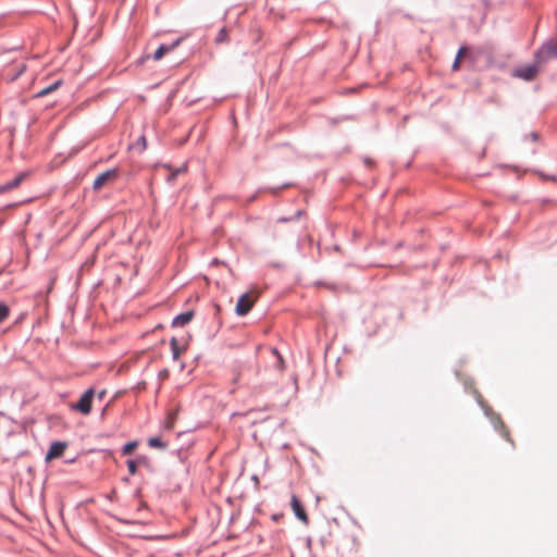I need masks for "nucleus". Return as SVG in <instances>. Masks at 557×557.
I'll use <instances>...</instances> for the list:
<instances>
[{
	"label": "nucleus",
	"mask_w": 557,
	"mask_h": 557,
	"mask_svg": "<svg viewBox=\"0 0 557 557\" xmlns=\"http://www.w3.org/2000/svg\"><path fill=\"white\" fill-rule=\"evenodd\" d=\"M557 58V42L547 41L534 53V61L542 67L546 62Z\"/></svg>",
	"instance_id": "f257e3e1"
},
{
	"label": "nucleus",
	"mask_w": 557,
	"mask_h": 557,
	"mask_svg": "<svg viewBox=\"0 0 557 557\" xmlns=\"http://www.w3.org/2000/svg\"><path fill=\"white\" fill-rule=\"evenodd\" d=\"M258 298L259 293L256 289H251L243 294L237 300L235 312L240 317L246 315L251 310Z\"/></svg>",
	"instance_id": "f03ea898"
},
{
	"label": "nucleus",
	"mask_w": 557,
	"mask_h": 557,
	"mask_svg": "<svg viewBox=\"0 0 557 557\" xmlns=\"http://www.w3.org/2000/svg\"><path fill=\"white\" fill-rule=\"evenodd\" d=\"M258 374V370L248 364L239 366L234 371L233 383L238 385L249 386L252 376Z\"/></svg>",
	"instance_id": "7ed1b4c3"
},
{
	"label": "nucleus",
	"mask_w": 557,
	"mask_h": 557,
	"mask_svg": "<svg viewBox=\"0 0 557 557\" xmlns=\"http://www.w3.org/2000/svg\"><path fill=\"white\" fill-rule=\"evenodd\" d=\"M541 71V66L533 60L532 64L521 65L513 70L512 76L525 82L534 81Z\"/></svg>",
	"instance_id": "20e7f679"
},
{
	"label": "nucleus",
	"mask_w": 557,
	"mask_h": 557,
	"mask_svg": "<svg viewBox=\"0 0 557 557\" xmlns=\"http://www.w3.org/2000/svg\"><path fill=\"white\" fill-rule=\"evenodd\" d=\"M95 392L92 388L87 389L79 400L75 404H72L70 407L74 411H78L85 416L89 414L92 407V399H94Z\"/></svg>",
	"instance_id": "39448f33"
},
{
	"label": "nucleus",
	"mask_w": 557,
	"mask_h": 557,
	"mask_svg": "<svg viewBox=\"0 0 557 557\" xmlns=\"http://www.w3.org/2000/svg\"><path fill=\"white\" fill-rule=\"evenodd\" d=\"M117 177H119V170L117 169L108 170V171L99 174L95 178L92 188L95 190H100L107 184L114 182Z\"/></svg>",
	"instance_id": "423d86ee"
},
{
	"label": "nucleus",
	"mask_w": 557,
	"mask_h": 557,
	"mask_svg": "<svg viewBox=\"0 0 557 557\" xmlns=\"http://www.w3.org/2000/svg\"><path fill=\"white\" fill-rule=\"evenodd\" d=\"M290 506H292V509L295 513V516L304 523V524H308L309 523V518H308V515L300 502V499L296 496V495H292V498H290Z\"/></svg>",
	"instance_id": "0eeeda50"
},
{
	"label": "nucleus",
	"mask_w": 557,
	"mask_h": 557,
	"mask_svg": "<svg viewBox=\"0 0 557 557\" xmlns=\"http://www.w3.org/2000/svg\"><path fill=\"white\" fill-rule=\"evenodd\" d=\"M67 448V443L65 442H54L50 445V448L46 455V461L49 462L55 458H60L63 456L65 449Z\"/></svg>",
	"instance_id": "6e6552de"
},
{
	"label": "nucleus",
	"mask_w": 557,
	"mask_h": 557,
	"mask_svg": "<svg viewBox=\"0 0 557 557\" xmlns=\"http://www.w3.org/2000/svg\"><path fill=\"white\" fill-rule=\"evenodd\" d=\"M181 44V39L175 40L171 45H161L153 54V60L159 61L164 54L173 51Z\"/></svg>",
	"instance_id": "1a4fd4ad"
},
{
	"label": "nucleus",
	"mask_w": 557,
	"mask_h": 557,
	"mask_svg": "<svg viewBox=\"0 0 557 557\" xmlns=\"http://www.w3.org/2000/svg\"><path fill=\"white\" fill-rule=\"evenodd\" d=\"M26 176H27L26 173H20L12 181L1 185L0 186V194L1 193H5V191H10V190L16 188L25 180Z\"/></svg>",
	"instance_id": "9d476101"
},
{
	"label": "nucleus",
	"mask_w": 557,
	"mask_h": 557,
	"mask_svg": "<svg viewBox=\"0 0 557 557\" xmlns=\"http://www.w3.org/2000/svg\"><path fill=\"white\" fill-rule=\"evenodd\" d=\"M494 426L500 432L503 437L509 442L511 445H513V441L510 436L509 430L506 428L505 423L502 421L499 416H496L493 420Z\"/></svg>",
	"instance_id": "9b49d317"
},
{
	"label": "nucleus",
	"mask_w": 557,
	"mask_h": 557,
	"mask_svg": "<svg viewBox=\"0 0 557 557\" xmlns=\"http://www.w3.org/2000/svg\"><path fill=\"white\" fill-rule=\"evenodd\" d=\"M193 315H194L193 311H187V312L181 313L174 318L172 325L173 326H184L191 321Z\"/></svg>",
	"instance_id": "f8f14e48"
},
{
	"label": "nucleus",
	"mask_w": 557,
	"mask_h": 557,
	"mask_svg": "<svg viewBox=\"0 0 557 557\" xmlns=\"http://www.w3.org/2000/svg\"><path fill=\"white\" fill-rule=\"evenodd\" d=\"M176 419H177V413L175 411L170 412L166 416V419L164 422V429L169 430V431L173 430Z\"/></svg>",
	"instance_id": "ddd939ff"
},
{
	"label": "nucleus",
	"mask_w": 557,
	"mask_h": 557,
	"mask_svg": "<svg viewBox=\"0 0 557 557\" xmlns=\"http://www.w3.org/2000/svg\"><path fill=\"white\" fill-rule=\"evenodd\" d=\"M61 85V81H57L55 83L49 85L48 87H45L44 89H41L40 91H38L37 94V97H44V96H47L48 94L54 91L55 89H58V87Z\"/></svg>",
	"instance_id": "4468645a"
},
{
	"label": "nucleus",
	"mask_w": 557,
	"mask_h": 557,
	"mask_svg": "<svg viewBox=\"0 0 557 557\" xmlns=\"http://www.w3.org/2000/svg\"><path fill=\"white\" fill-rule=\"evenodd\" d=\"M467 47H461L456 55V59H455V62L453 64V70L454 71H457L459 70L460 67V61L461 59L465 57V54L467 53Z\"/></svg>",
	"instance_id": "2eb2a0df"
},
{
	"label": "nucleus",
	"mask_w": 557,
	"mask_h": 557,
	"mask_svg": "<svg viewBox=\"0 0 557 557\" xmlns=\"http://www.w3.org/2000/svg\"><path fill=\"white\" fill-rule=\"evenodd\" d=\"M170 345H171V349H172V354H173V359L177 360L181 355L177 339L175 337H173L170 342Z\"/></svg>",
	"instance_id": "dca6fc26"
},
{
	"label": "nucleus",
	"mask_w": 557,
	"mask_h": 557,
	"mask_svg": "<svg viewBox=\"0 0 557 557\" xmlns=\"http://www.w3.org/2000/svg\"><path fill=\"white\" fill-rule=\"evenodd\" d=\"M272 352H273V355H275V356H276V363H275V367H276L280 371H283V370H284V368H285L283 357L278 354V351H277V349H276V348H273V349H272Z\"/></svg>",
	"instance_id": "f3484780"
},
{
	"label": "nucleus",
	"mask_w": 557,
	"mask_h": 557,
	"mask_svg": "<svg viewBox=\"0 0 557 557\" xmlns=\"http://www.w3.org/2000/svg\"><path fill=\"white\" fill-rule=\"evenodd\" d=\"M227 40V30L226 28H221L220 32L218 33L214 41L215 44L220 45V44H223Z\"/></svg>",
	"instance_id": "a211bd4d"
},
{
	"label": "nucleus",
	"mask_w": 557,
	"mask_h": 557,
	"mask_svg": "<svg viewBox=\"0 0 557 557\" xmlns=\"http://www.w3.org/2000/svg\"><path fill=\"white\" fill-rule=\"evenodd\" d=\"M148 444L150 447H153V448H165V444L159 438V437H151L149 441H148Z\"/></svg>",
	"instance_id": "6ab92c4d"
},
{
	"label": "nucleus",
	"mask_w": 557,
	"mask_h": 557,
	"mask_svg": "<svg viewBox=\"0 0 557 557\" xmlns=\"http://www.w3.org/2000/svg\"><path fill=\"white\" fill-rule=\"evenodd\" d=\"M136 447H137L136 442H129V443L125 444L123 447V455H131Z\"/></svg>",
	"instance_id": "aec40b11"
},
{
	"label": "nucleus",
	"mask_w": 557,
	"mask_h": 557,
	"mask_svg": "<svg viewBox=\"0 0 557 557\" xmlns=\"http://www.w3.org/2000/svg\"><path fill=\"white\" fill-rule=\"evenodd\" d=\"M9 315V308L3 305V304H0V322L4 321Z\"/></svg>",
	"instance_id": "412c9836"
},
{
	"label": "nucleus",
	"mask_w": 557,
	"mask_h": 557,
	"mask_svg": "<svg viewBox=\"0 0 557 557\" xmlns=\"http://www.w3.org/2000/svg\"><path fill=\"white\" fill-rule=\"evenodd\" d=\"M127 468L132 475H134L137 471V461L136 460H128L127 461Z\"/></svg>",
	"instance_id": "4be33fe9"
},
{
	"label": "nucleus",
	"mask_w": 557,
	"mask_h": 557,
	"mask_svg": "<svg viewBox=\"0 0 557 557\" xmlns=\"http://www.w3.org/2000/svg\"><path fill=\"white\" fill-rule=\"evenodd\" d=\"M26 70V65L24 63L16 64V75L13 77L17 78L24 71Z\"/></svg>",
	"instance_id": "5701e85b"
},
{
	"label": "nucleus",
	"mask_w": 557,
	"mask_h": 557,
	"mask_svg": "<svg viewBox=\"0 0 557 557\" xmlns=\"http://www.w3.org/2000/svg\"><path fill=\"white\" fill-rule=\"evenodd\" d=\"M183 170H176L174 172H172L170 175H169V181L172 182L175 180V177L182 172Z\"/></svg>",
	"instance_id": "b1692460"
},
{
	"label": "nucleus",
	"mask_w": 557,
	"mask_h": 557,
	"mask_svg": "<svg viewBox=\"0 0 557 557\" xmlns=\"http://www.w3.org/2000/svg\"><path fill=\"white\" fill-rule=\"evenodd\" d=\"M140 144H143V147L146 148V138L144 136L140 137Z\"/></svg>",
	"instance_id": "393cba45"
},
{
	"label": "nucleus",
	"mask_w": 557,
	"mask_h": 557,
	"mask_svg": "<svg viewBox=\"0 0 557 557\" xmlns=\"http://www.w3.org/2000/svg\"><path fill=\"white\" fill-rule=\"evenodd\" d=\"M478 400H479V404H480L482 407H484V405H483V400H482V396H479V397H478Z\"/></svg>",
	"instance_id": "a878e982"
},
{
	"label": "nucleus",
	"mask_w": 557,
	"mask_h": 557,
	"mask_svg": "<svg viewBox=\"0 0 557 557\" xmlns=\"http://www.w3.org/2000/svg\"><path fill=\"white\" fill-rule=\"evenodd\" d=\"M161 374H162V376H166L168 375V371L165 370V371L161 372Z\"/></svg>",
	"instance_id": "bb28decb"
},
{
	"label": "nucleus",
	"mask_w": 557,
	"mask_h": 557,
	"mask_svg": "<svg viewBox=\"0 0 557 557\" xmlns=\"http://www.w3.org/2000/svg\"><path fill=\"white\" fill-rule=\"evenodd\" d=\"M0 416H2V412H0Z\"/></svg>",
	"instance_id": "cd10ccee"
}]
</instances>
